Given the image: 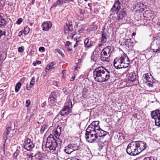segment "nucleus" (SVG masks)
<instances>
[{"label": "nucleus", "instance_id": "1", "mask_svg": "<svg viewBox=\"0 0 160 160\" xmlns=\"http://www.w3.org/2000/svg\"><path fill=\"white\" fill-rule=\"evenodd\" d=\"M112 73V71L107 70L103 67L96 68L93 72L95 80L100 82L107 81L110 78Z\"/></svg>", "mask_w": 160, "mask_h": 160}, {"label": "nucleus", "instance_id": "2", "mask_svg": "<svg viewBox=\"0 0 160 160\" xmlns=\"http://www.w3.org/2000/svg\"><path fill=\"white\" fill-rule=\"evenodd\" d=\"M130 62L127 55L123 53L120 57L116 58L113 62L115 67L117 69L128 67Z\"/></svg>", "mask_w": 160, "mask_h": 160}, {"label": "nucleus", "instance_id": "3", "mask_svg": "<svg viewBox=\"0 0 160 160\" xmlns=\"http://www.w3.org/2000/svg\"><path fill=\"white\" fill-rule=\"evenodd\" d=\"M126 152L127 153L131 155L135 156L139 154L136 141L132 142L128 144Z\"/></svg>", "mask_w": 160, "mask_h": 160}, {"label": "nucleus", "instance_id": "4", "mask_svg": "<svg viewBox=\"0 0 160 160\" xmlns=\"http://www.w3.org/2000/svg\"><path fill=\"white\" fill-rule=\"evenodd\" d=\"M56 140L53 135L51 134L47 138L46 147L48 148L50 150H55L57 147L56 143Z\"/></svg>", "mask_w": 160, "mask_h": 160}, {"label": "nucleus", "instance_id": "5", "mask_svg": "<svg viewBox=\"0 0 160 160\" xmlns=\"http://www.w3.org/2000/svg\"><path fill=\"white\" fill-rule=\"evenodd\" d=\"M151 48L154 52H160V39L159 38H154L151 43Z\"/></svg>", "mask_w": 160, "mask_h": 160}, {"label": "nucleus", "instance_id": "6", "mask_svg": "<svg viewBox=\"0 0 160 160\" xmlns=\"http://www.w3.org/2000/svg\"><path fill=\"white\" fill-rule=\"evenodd\" d=\"M80 148L79 145L74 143L69 144L65 147L64 151L68 154H70L74 151L78 150Z\"/></svg>", "mask_w": 160, "mask_h": 160}, {"label": "nucleus", "instance_id": "7", "mask_svg": "<svg viewBox=\"0 0 160 160\" xmlns=\"http://www.w3.org/2000/svg\"><path fill=\"white\" fill-rule=\"evenodd\" d=\"M85 137L87 142L92 143L97 139L94 133L89 128H87L86 130Z\"/></svg>", "mask_w": 160, "mask_h": 160}, {"label": "nucleus", "instance_id": "8", "mask_svg": "<svg viewBox=\"0 0 160 160\" xmlns=\"http://www.w3.org/2000/svg\"><path fill=\"white\" fill-rule=\"evenodd\" d=\"M151 116L155 120V125L160 127V110H157L151 112Z\"/></svg>", "mask_w": 160, "mask_h": 160}, {"label": "nucleus", "instance_id": "9", "mask_svg": "<svg viewBox=\"0 0 160 160\" xmlns=\"http://www.w3.org/2000/svg\"><path fill=\"white\" fill-rule=\"evenodd\" d=\"M34 147V145L31 139L28 138H26L23 144L24 148L28 151H29Z\"/></svg>", "mask_w": 160, "mask_h": 160}, {"label": "nucleus", "instance_id": "10", "mask_svg": "<svg viewBox=\"0 0 160 160\" xmlns=\"http://www.w3.org/2000/svg\"><path fill=\"white\" fill-rule=\"evenodd\" d=\"M99 122L98 121H94L87 128H89V129H91L92 132L94 133L96 131L101 129L99 126Z\"/></svg>", "mask_w": 160, "mask_h": 160}, {"label": "nucleus", "instance_id": "11", "mask_svg": "<svg viewBox=\"0 0 160 160\" xmlns=\"http://www.w3.org/2000/svg\"><path fill=\"white\" fill-rule=\"evenodd\" d=\"M113 48L110 46H108L103 49L102 53L105 56L110 57V55L113 51Z\"/></svg>", "mask_w": 160, "mask_h": 160}, {"label": "nucleus", "instance_id": "12", "mask_svg": "<svg viewBox=\"0 0 160 160\" xmlns=\"http://www.w3.org/2000/svg\"><path fill=\"white\" fill-rule=\"evenodd\" d=\"M139 153L145 149L147 147L146 143L142 141H136Z\"/></svg>", "mask_w": 160, "mask_h": 160}, {"label": "nucleus", "instance_id": "13", "mask_svg": "<svg viewBox=\"0 0 160 160\" xmlns=\"http://www.w3.org/2000/svg\"><path fill=\"white\" fill-rule=\"evenodd\" d=\"M121 8L120 3L119 0H116L115 3L112 8L111 11H115L117 14Z\"/></svg>", "mask_w": 160, "mask_h": 160}, {"label": "nucleus", "instance_id": "14", "mask_svg": "<svg viewBox=\"0 0 160 160\" xmlns=\"http://www.w3.org/2000/svg\"><path fill=\"white\" fill-rule=\"evenodd\" d=\"M138 76L135 72H133L129 74L128 79L130 83L138 79Z\"/></svg>", "mask_w": 160, "mask_h": 160}, {"label": "nucleus", "instance_id": "15", "mask_svg": "<svg viewBox=\"0 0 160 160\" xmlns=\"http://www.w3.org/2000/svg\"><path fill=\"white\" fill-rule=\"evenodd\" d=\"M52 27V23L50 21L44 22L42 24V27L44 31H48Z\"/></svg>", "mask_w": 160, "mask_h": 160}, {"label": "nucleus", "instance_id": "16", "mask_svg": "<svg viewBox=\"0 0 160 160\" xmlns=\"http://www.w3.org/2000/svg\"><path fill=\"white\" fill-rule=\"evenodd\" d=\"M92 38L90 39L87 38L84 40V46L85 48H89L93 45L94 42L92 41Z\"/></svg>", "mask_w": 160, "mask_h": 160}, {"label": "nucleus", "instance_id": "17", "mask_svg": "<svg viewBox=\"0 0 160 160\" xmlns=\"http://www.w3.org/2000/svg\"><path fill=\"white\" fill-rule=\"evenodd\" d=\"M71 112V109L64 106L61 111L60 114L62 116L67 115Z\"/></svg>", "mask_w": 160, "mask_h": 160}, {"label": "nucleus", "instance_id": "18", "mask_svg": "<svg viewBox=\"0 0 160 160\" xmlns=\"http://www.w3.org/2000/svg\"><path fill=\"white\" fill-rule=\"evenodd\" d=\"M147 74H145V78L146 80L149 82L148 84L149 86H152L153 82V78L151 75L149 76Z\"/></svg>", "mask_w": 160, "mask_h": 160}, {"label": "nucleus", "instance_id": "19", "mask_svg": "<svg viewBox=\"0 0 160 160\" xmlns=\"http://www.w3.org/2000/svg\"><path fill=\"white\" fill-rule=\"evenodd\" d=\"M57 96L56 93L55 92H52L50 93L49 100L51 103H53L55 102Z\"/></svg>", "mask_w": 160, "mask_h": 160}, {"label": "nucleus", "instance_id": "20", "mask_svg": "<svg viewBox=\"0 0 160 160\" xmlns=\"http://www.w3.org/2000/svg\"><path fill=\"white\" fill-rule=\"evenodd\" d=\"M103 31L102 33V38L101 39V42L102 43H106L107 40V33L104 32V28H103Z\"/></svg>", "mask_w": 160, "mask_h": 160}, {"label": "nucleus", "instance_id": "21", "mask_svg": "<svg viewBox=\"0 0 160 160\" xmlns=\"http://www.w3.org/2000/svg\"><path fill=\"white\" fill-rule=\"evenodd\" d=\"M98 26L95 24V23H93V24L90 25L88 29V31H94L98 28Z\"/></svg>", "mask_w": 160, "mask_h": 160}, {"label": "nucleus", "instance_id": "22", "mask_svg": "<svg viewBox=\"0 0 160 160\" xmlns=\"http://www.w3.org/2000/svg\"><path fill=\"white\" fill-rule=\"evenodd\" d=\"M82 93L83 94V96L84 98H88L89 97V96L88 95V87L84 88L82 91Z\"/></svg>", "mask_w": 160, "mask_h": 160}, {"label": "nucleus", "instance_id": "23", "mask_svg": "<svg viewBox=\"0 0 160 160\" xmlns=\"http://www.w3.org/2000/svg\"><path fill=\"white\" fill-rule=\"evenodd\" d=\"M56 63L54 62H52L49 63L48 64L46 67V69L49 71L50 69H52L54 68V66L55 65Z\"/></svg>", "mask_w": 160, "mask_h": 160}, {"label": "nucleus", "instance_id": "24", "mask_svg": "<svg viewBox=\"0 0 160 160\" xmlns=\"http://www.w3.org/2000/svg\"><path fill=\"white\" fill-rule=\"evenodd\" d=\"M99 54L97 53H93L91 56V59L94 61L99 59Z\"/></svg>", "mask_w": 160, "mask_h": 160}, {"label": "nucleus", "instance_id": "25", "mask_svg": "<svg viewBox=\"0 0 160 160\" xmlns=\"http://www.w3.org/2000/svg\"><path fill=\"white\" fill-rule=\"evenodd\" d=\"M35 78L34 77L32 78L30 82V85H29V87H28V84L27 85V90H29L30 88L33 86L35 83Z\"/></svg>", "mask_w": 160, "mask_h": 160}, {"label": "nucleus", "instance_id": "26", "mask_svg": "<svg viewBox=\"0 0 160 160\" xmlns=\"http://www.w3.org/2000/svg\"><path fill=\"white\" fill-rule=\"evenodd\" d=\"M144 15V17H146L149 19V17L152 18V16H153L152 14L150 13V11H146L145 12Z\"/></svg>", "mask_w": 160, "mask_h": 160}, {"label": "nucleus", "instance_id": "27", "mask_svg": "<svg viewBox=\"0 0 160 160\" xmlns=\"http://www.w3.org/2000/svg\"><path fill=\"white\" fill-rule=\"evenodd\" d=\"M126 14L125 11L124 10H122L119 14L118 18L120 19H122L126 16Z\"/></svg>", "mask_w": 160, "mask_h": 160}, {"label": "nucleus", "instance_id": "28", "mask_svg": "<svg viewBox=\"0 0 160 160\" xmlns=\"http://www.w3.org/2000/svg\"><path fill=\"white\" fill-rule=\"evenodd\" d=\"M101 60L103 62H108V58L109 57H108L107 56H105L101 52Z\"/></svg>", "mask_w": 160, "mask_h": 160}, {"label": "nucleus", "instance_id": "29", "mask_svg": "<svg viewBox=\"0 0 160 160\" xmlns=\"http://www.w3.org/2000/svg\"><path fill=\"white\" fill-rule=\"evenodd\" d=\"M64 106L72 109V100L71 99L68 100L66 102Z\"/></svg>", "mask_w": 160, "mask_h": 160}, {"label": "nucleus", "instance_id": "30", "mask_svg": "<svg viewBox=\"0 0 160 160\" xmlns=\"http://www.w3.org/2000/svg\"><path fill=\"white\" fill-rule=\"evenodd\" d=\"M65 45L68 51H70L72 50L71 42L69 41H67Z\"/></svg>", "mask_w": 160, "mask_h": 160}, {"label": "nucleus", "instance_id": "31", "mask_svg": "<svg viewBox=\"0 0 160 160\" xmlns=\"http://www.w3.org/2000/svg\"><path fill=\"white\" fill-rule=\"evenodd\" d=\"M6 21L2 18H0V26L2 27L4 26L6 24Z\"/></svg>", "mask_w": 160, "mask_h": 160}, {"label": "nucleus", "instance_id": "32", "mask_svg": "<svg viewBox=\"0 0 160 160\" xmlns=\"http://www.w3.org/2000/svg\"><path fill=\"white\" fill-rule=\"evenodd\" d=\"M12 129L11 127H8L6 129V131L4 133L5 135L7 137L8 135L10 132L12 131Z\"/></svg>", "mask_w": 160, "mask_h": 160}, {"label": "nucleus", "instance_id": "33", "mask_svg": "<svg viewBox=\"0 0 160 160\" xmlns=\"http://www.w3.org/2000/svg\"><path fill=\"white\" fill-rule=\"evenodd\" d=\"M47 125L46 124H44L40 130V132L41 134H42L44 131L47 130Z\"/></svg>", "mask_w": 160, "mask_h": 160}, {"label": "nucleus", "instance_id": "34", "mask_svg": "<svg viewBox=\"0 0 160 160\" xmlns=\"http://www.w3.org/2000/svg\"><path fill=\"white\" fill-rule=\"evenodd\" d=\"M20 149V147H18L17 148V150L13 154V157L14 158H16L18 155L20 153V151L19 150V149Z\"/></svg>", "mask_w": 160, "mask_h": 160}, {"label": "nucleus", "instance_id": "35", "mask_svg": "<svg viewBox=\"0 0 160 160\" xmlns=\"http://www.w3.org/2000/svg\"><path fill=\"white\" fill-rule=\"evenodd\" d=\"M100 133V135L99 137H104L107 134H108V132L105 131L102 129L101 130V132Z\"/></svg>", "mask_w": 160, "mask_h": 160}, {"label": "nucleus", "instance_id": "36", "mask_svg": "<svg viewBox=\"0 0 160 160\" xmlns=\"http://www.w3.org/2000/svg\"><path fill=\"white\" fill-rule=\"evenodd\" d=\"M21 86V84L20 82H18L15 86V90L16 92H18L20 89Z\"/></svg>", "mask_w": 160, "mask_h": 160}, {"label": "nucleus", "instance_id": "37", "mask_svg": "<svg viewBox=\"0 0 160 160\" xmlns=\"http://www.w3.org/2000/svg\"><path fill=\"white\" fill-rule=\"evenodd\" d=\"M125 45L128 48L130 46H131L132 42H131V39H127L126 41L125 42Z\"/></svg>", "mask_w": 160, "mask_h": 160}, {"label": "nucleus", "instance_id": "38", "mask_svg": "<svg viewBox=\"0 0 160 160\" xmlns=\"http://www.w3.org/2000/svg\"><path fill=\"white\" fill-rule=\"evenodd\" d=\"M101 129H100L98 131H96V132L94 133V135L95 136V137H96V139H97L98 137H99L100 135V134L101 130Z\"/></svg>", "mask_w": 160, "mask_h": 160}, {"label": "nucleus", "instance_id": "39", "mask_svg": "<svg viewBox=\"0 0 160 160\" xmlns=\"http://www.w3.org/2000/svg\"><path fill=\"white\" fill-rule=\"evenodd\" d=\"M29 28L28 27H25L24 30V33L25 34H27L29 32Z\"/></svg>", "mask_w": 160, "mask_h": 160}, {"label": "nucleus", "instance_id": "40", "mask_svg": "<svg viewBox=\"0 0 160 160\" xmlns=\"http://www.w3.org/2000/svg\"><path fill=\"white\" fill-rule=\"evenodd\" d=\"M6 34V32L5 31L0 30V39L3 36H5Z\"/></svg>", "mask_w": 160, "mask_h": 160}, {"label": "nucleus", "instance_id": "41", "mask_svg": "<svg viewBox=\"0 0 160 160\" xmlns=\"http://www.w3.org/2000/svg\"><path fill=\"white\" fill-rule=\"evenodd\" d=\"M56 142L57 144V146L58 145H60V146L62 143V140L59 138H57Z\"/></svg>", "mask_w": 160, "mask_h": 160}, {"label": "nucleus", "instance_id": "42", "mask_svg": "<svg viewBox=\"0 0 160 160\" xmlns=\"http://www.w3.org/2000/svg\"><path fill=\"white\" fill-rule=\"evenodd\" d=\"M24 48L23 46L19 47L18 48V51L19 52L22 53L24 52Z\"/></svg>", "mask_w": 160, "mask_h": 160}, {"label": "nucleus", "instance_id": "43", "mask_svg": "<svg viewBox=\"0 0 160 160\" xmlns=\"http://www.w3.org/2000/svg\"><path fill=\"white\" fill-rule=\"evenodd\" d=\"M68 24H67L66 25V26L65 27V28L64 29V31L65 33H68V31H69L68 30Z\"/></svg>", "mask_w": 160, "mask_h": 160}, {"label": "nucleus", "instance_id": "44", "mask_svg": "<svg viewBox=\"0 0 160 160\" xmlns=\"http://www.w3.org/2000/svg\"><path fill=\"white\" fill-rule=\"evenodd\" d=\"M5 144H4L3 145V147L2 149V151H0L1 154H3V155L5 154Z\"/></svg>", "mask_w": 160, "mask_h": 160}, {"label": "nucleus", "instance_id": "45", "mask_svg": "<svg viewBox=\"0 0 160 160\" xmlns=\"http://www.w3.org/2000/svg\"><path fill=\"white\" fill-rule=\"evenodd\" d=\"M68 30L70 31H71L72 30V23L70 24L69 23L68 25Z\"/></svg>", "mask_w": 160, "mask_h": 160}, {"label": "nucleus", "instance_id": "46", "mask_svg": "<svg viewBox=\"0 0 160 160\" xmlns=\"http://www.w3.org/2000/svg\"><path fill=\"white\" fill-rule=\"evenodd\" d=\"M22 21V18H19L17 21V23L18 24H20Z\"/></svg>", "mask_w": 160, "mask_h": 160}, {"label": "nucleus", "instance_id": "47", "mask_svg": "<svg viewBox=\"0 0 160 160\" xmlns=\"http://www.w3.org/2000/svg\"><path fill=\"white\" fill-rule=\"evenodd\" d=\"M58 5H62L63 4V3L62 1V0H58L57 2Z\"/></svg>", "mask_w": 160, "mask_h": 160}, {"label": "nucleus", "instance_id": "48", "mask_svg": "<svg viewBox=\"0 0 160 160\" xmlns=\"http://www.w3.org/2000/svg\"><path fill=\"white\" fill-rule=\"evenodd\" d=\"M70 90L68 89H65L64 91H63V92L64 94L65 95H67L68 93H69Z\"/></svg>", "mask_w": 160, "mask_h": 160}, {"label": "nucleus", "instance_id": "49", "mask_svg": "<svg viewBox=\"0 0 160 160\" xmlns=\"http://www.w3.org/2000/svg\"><path fill=\"white\" fill-rule=\"evenodd\" d=\"M26 103L27 104L26 107H28L30 104V101L29 100H28L26 101Z\"/></svg>", "mask_w": 160, "mask_h": 160}, {"label": "nucleus", "instance_id": "50", "mask_svg": "<svg viewBox=\"0 0 160 160\" xmlns=\"http://www.w3.org/2000/svg\"><path fill=\"white\" fill-rule=\"evenodd\" d=\"M150 160H157V158L156 157H150Z\"/></svg>", "mask_w": 160, "mask_h": 160}, {"label": "nucleus", "instance_id": "51", "mask_svg": "<svg viewBox=\"0 0 160 160\" xmlns=\"http://www.w3.org/2000/svg\"><path fill=\"white\" fill-rule=\"evenodd\" d=\"M58 5L57 3L56 2H55L52 5L51 7V8H55Z\"/></svg>", "mask_w": 160, "mask_h": 160}, {"label": "nucleus", "instance_id": "52", "mask_svg": "<svg viewBox=\"0 0 160 160\" xmlns=\"http://www.w3.org/2000/svg\"><path fill=\"white\" fill-rule=\"evenodd\" d=\"M39 51H45V48L44 47H40L39 48Z\"/></svg>", "mask_w": 160, "mask_h": 160}, {"label": "nucleus", "instance_id": "53", "mask_svg": "<svg viewBox=\"0 0 160 160\" xmlns=\"http://www.w3.org/2000/svg\"><path fill=\"white\" fill-rule=\"evenodd\" d=\"M72 1V0H62L63 3H65L67 2H69Z\"/></svg>", "mask_w": 160, "mask_h": 160}, {"label": "nucleus", "instance_id": "54", "mask_svg": "<svg viewBox=\"0 0 160 160\" xmlns=\"http://www.w3.org/2000/svg\"><path fill=\"white\" fill-rule=\"evenodd\" d=\"M58 82L57 81H54L53 82V84L55 86L58 87Z\"/></svg>", "mask_w": 160, "mask_h": 160}, {"label": "nucleus", "instance_id": "55", "mask_svg": "<svg viewBox=\"0 0 160 160\" xmlns=\"http://www.w3.org/2000/svg\"><path fill=\"white\" fill-rule=\"evenodd\" d=\"M27 156H28V158H32L33 157L32 154H31L30 155H29V154L27 153Z\"/></svg>", "mask_w": 160, "mask_h": 160}, {"label": "nucleus", "instance_id": "56", "mask_svg": "<svg viewBox=\"0 0 160 160\" xmlns=\"http://www.w3.org/2000/svg\"><path fill=\"white\" fill-rule=\"evenodd\" d=\"M143 160H150V157L145 158L143 159Z\"/></svg>", "mask_w": 160, "mask_h": 160}, {"label": "nucleus", "instance_id": "57", "mask_svg": "<svg viewBox=\"0 0 160 160\" xmlns=\"http://www.w3.org/2000/svg\"><path fill=\"white\" fill-rule=\"evenodd\" d=\"M102 44H99L98 45L96 48V49H97L98 48L100 47L101 46H102Z\"/></svg>", "mask_w": 160, "mask_h": 160}, {"label": "nucleus", "instance_id": "58", "mask_svg": "<svg viewBox=\"0 0 160 160\" xmlns=\"http://www.w3.org/2000/svg\"><path fill=\"white\" fill-rule=\"evenodd\" d=\"M36 63L37 64H40L41 63V62L37 60L36 61Z\"/></svg>", "mask_w": 160, "mask_h": 160}, {"label": "nucleus", "instance_id": "59", "mask_svg": "<svg viewBox=\"0 0 160 160\" xmlns=\"http://www.w3.org/2000/svg\"><path fill=\"white\" fill-rule=\"evenodd\" d=\"M75 78V76L72 77L71 78V79L70 81H72L74 80Z\"/></svg>", "mask_w": 160, "mask_h": 160}, {"label": "nucleus", "instance_id": "60", "mask_svg": "<svg viewBox=\"0 0 160 160\" xmlns=\"http://www.w3.org/2000/svg\"><path fill=\"white\" fill-rule=\"evenodd\" d=\"M59 54H60L62 57H64V54L63 53H62L61 52L59 53Z\"/></svg>", "mask_w": 160, "mask_h": 160}, {"label": "nucleus", "instance_id": "61", "mask_svg": "<svg viewBox=\"0 0 160 160\" xmlns=\"http://www.w3.org/2000/svg\"><path fill=\"white\" fill-rule=\"evenodd\" d=\"M1 156H2L1 160H3L4 159V157L2 156V154H1Z\"/></svg>", "mask_w": 160, "mask_h": 160}, {"label": "nucleus", "instance_id": "62", "mask_svg": "<svg viewBox=\"0 0 160 160\" xmlns=\"http://www.w3.org/2000/svg\"><path fill=\"white\" fill-rule=\"evenodd\" d=\"M136 33L135 32H133L132 34V36H134L136 35Z\"/></svg>", "mask_w": 160, "mask_h": 160}, {"label": "nucleus", "instance_id": "63", "mask_svg": "<svg viewBox=\"0 0 160 160\" xmlns=\"http://www.w3.org/2000/svg\"><path fill=\"white\" fill-rule=\"evenodd\" d=\"M82 30H81V29L79 31V34H80V33H82Z\"/></svg>", "mask_w": 160, "mask_h": 160}, {"label": "nucleus", "instance_id": "64", "mask_svg": "<svg viewBox=\"0 0 160 160\" xmlns=\"http://www.w3.org/2000/svg\"><path fill=\"white\" fill-rule=\"evenodd\" d=\"M158 25L159 28H160V22H158Z\"/></svg>", "mask_w": 160, "mask_h": 160}]
</instances>
